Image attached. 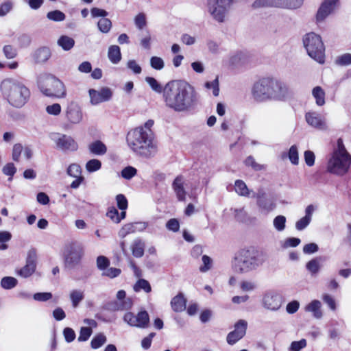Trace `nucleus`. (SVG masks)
Here are the masks:
<instances>
[{"mask_svg":"<svg viewBox=\"0 0 351 351\" xmlns=\"http://www.w3.org/2000/svg\"><path fill=\"white\" fill-rule=\"evenodd\" d=\"M304 158L305 163L308 167H312L315 164V156L313 152L311 150H306L304 153Z\"/></svg>","mask_w":351,"mask_h":351,"instance_id":"63","label":"nucleus"},{"mask_svg":"<svg viewBox=\"0 0 351 351\" xmlns=\"http://www.w3.org/2000/svg\"><path fill=\"white\" fill-rule=\"evenodd\" d=\"M0 90L4 99L14 108H21L29 100V89L21 82L14 78H6L0 84Z\"/></svg>","mask_w":351,"mask_h":351,"instance_id":"3","label":"nucleus"},{"mask_svg":"<svg viewBox=\"0 0 351 351\" xmlns=\"http://www.w3.org/2000/svg\"><path fill=\"white\" fill-rule=\"evenodd\" d=\"M244 164L247 167H250L254 171H261L263 169V166L257 163L254 158L252 156H249L244 161Z\"/></svg>","mask_w":351,"mask_h":351,"instance_id":"49","label":"nucleus"},{"mask_svg":"<svg viewBox=\"0 0 351 351\" xmlns=\"http://www.w3.org/2000/svg\"><path fill=\"white\" fill-rule=\"evenodd\" d=\"M58 45L61 47L63 50L69 51L73 47L75 40L68 36L63 35L58 38Z\"/></svg>","mask_w":351,"mask_h":351,"instance_id":"32","label":"nucleus"},{"mask_svg":"<svg viewBox=\"0 0 351 351\" xmlns=\"http://www.w3.org/2000/svg\"><path fill=\"white\" fill-rule=\"evenodd\" d=\"M83 249L80 244L71 243L65 247L64 258L65 267L69 269L74 268L82 259Z\"/></svg>","mask_w":351,"mask_h":351,"instance_id":"10","label":"nucleus"},{"mask_svg":"<svg viewBox=\"0 0 351 351\" xmlns=\"http://www.w3.org/2000/svg\"><path fill=\"white\" fill-rule=\"evenodd\" d=\"M186 300L182 293H179L171 301V306L175 312H182L185 310Z\"/></svg>","mask_w":351,"mask_h":351,"instance_id":"24","label":"nucleus"},{"mask_svg":"<svg viewBox=\"0 0 351 351\" xmlns=\"http://www.w3.org/2000/svg\"><path fill=\"white\" fill-rule=\"evenodd\" d=\"M253 98L256 101L273 99L283 100L289 96V88L282 81L272 77H263L253 85Z\"/></svg>","mask_w":351,"mask_h":351,"instance_id":"2","label":"nucleus"},{"mask_svg":"<svg viewBox=\"0 0 351 351\" xmlns=\"http://www.w3.org/2000/svg\"><path fill=\"white\" fill-rule=\"evenodd\" d=\"M107 341L106 336L102 333L95 335L90 341V346L93 349L101 348Z\"/></svg>","mask_w":351,"mask_h":351,"instance_id":"35","label":"nucleus"},{"mask_svg":"<svg viewBox=\"0 0 351 351\" xmlns=\"http://www.w3.org/2000/svg\"><path fill=\"white\" fill-rule=\"evenodd\" d=\"M339 1V0H324L320 4L316 14L317 21H324L337 8Z\"/></svg>","mask_w":351,"mask_h":351,"instance_id":"17","label":"nucleus"},{"mask_svg":"<svg viewBox=\"0 0 351 351\" xmlns=\"http://www.w3.org/2000/svg\"><path fill=\"white\" fill-rule=\"evenodd\" d=\"M134 23L138 29H142L147 24L145 14L143 12L138 14L134 18Z\"/></svg>","mask_w":351,"mask_h":351,"instance_id":"56","label":"nucleus"},{"mask_svg":"<svg viewBox=\"0 0 351 351\" xmlns=\"http://www.w3.org/2000/svg\"><path fill=\"white\" fill-rule=\"evenodd\" d=\"M303 44L308 55L320 64L325 61V47L320 36L310 32L303 38Z\"/></svg>","mask_w":351,"mask_h":351,"instance_id":"8","label":"nucleus"},{"mask_svg":"<svg viewBox=\"0 0 351 351\" xmlns=\"http://www.w3.org/2000/svg\"><path fill=\"white\" fill-rule=\"evenodd\" d=\"M234 217L237 221L240 222H245L247 219V214L243 208H234Z\"/></svg>","mask_w":351,"mask_h":351,"instance_id":"62","label":"nucleus"},{"mask_svg":"<svg viewBox=\"0 0 351 351\" xmlns=\"http://www.w3.org/2000/svg\"><path fill=\"white\" fill-rule=\"evenodd\" d=\"M163 99L169 108L176 112H186L197 106L198 93L185 80H171L165 86Z\"/></svg>","mask_w":351,"mask_h":351,"instance_id":"1","label":"nucleus"},{"mask_svg":"<svg viewBox=\"0 0 351 351\" xmlns=\"http://www.w3.org/2000/svg\"><path fill=\"white\" fill-rule=\"evenodd\" d=\"M66 120L71 124L80 123L83 118L81 107L75 101L70 102L65 110Z\"/></svg>","mask_w":351,"mask_h":351,"instance_id":"19","label":"nucleus"},{"mask_svg":"<svg viewBox=\"0 0 351 351\" xmlns=\"http://www.w3.org/2000/svg\"><path fill=\"white\" fill-rule=\"evenodd\" d=\"M45 110L47 114L53 116H58L60 114L62 108L59 104L55 103L51 105H48Z\"/></svg>","mask_w":351,"mask_h":351,"instance_id":"58","label":"nucleus"},{"mask_svg":"<svg viewBox=\"0 0 351 351\" xmlns=\"http://www.w3.org/2000/svg\"><path fill=\"white\" fill-rule=\"evenodd\" d=\"M314 211L315 206L313 204H310L306 206L305 209V216L302 217L295 223V228L298 230L302 231L309 225Z\"/></svg>","mask_w":351,"mask_h":351,"instance_id":"23","label":"nucleus"},{"mask_svg":"<svg viewBox=\"0 0 351 351\" xmlns=\"http://www.w3.org/2000/svg\"><path fill=\"white\" fill-rule=\"evenodd\" d=\"M306 268L312 276H315L320 270V265L318 258H315L309 261L306 264Z\"/></svg>","mask_w":351,"mask_h":351,"instance_id":"36","label":"nucleus"},{"mask_svg":"<svg viewBox=\"0 0 351 351\" xmlns=\"http://www.w3.org/2000/svg\"><path fill=\"white\" fill-rule=\"evenodd\" d=\"M97 27L101 32L107 34L112 27V22L109 19L101 18L97 22Z\"/></svg>","mask_w":351,"mask_h":351,"instance_id":"40","label":"nucleus"},{"mask_svg":"<svg viewBox=\"0 0 351 351\" xmlns=\"http://www.w3.org/2000/svg\"><path fill=\"white\" fill-rule=\"evenodd\" d=\"M108 57L113 64H118L121 60L120 47L117 45H111L108 48Z\"/></svg>","mask_w":351,"mask_h":351,"instance_id":"30","label":"nucleus"},{"mask_svg":"<svg viewBox=\"0 0 351 351\" xmlns=\"http://www.w3.org/2000/svg\"><path fill=\"white\" fill-rule=\"evenodd\" d=\"M172 189L178 201H185L186 192L184 187V178L182 176H178L174 179L172 183Z\"/></svg>","mask_w":351,"mask_h":351,"instance_id":"22","label":"nucleus"},{"mask_svg":"<svg viewBox=\"0 0 351 351\" xmlns=\"http://www.w3.org/2000/svg\"><path fill=\"white\" fill-rule=\"evenodd\" d=\"M137 173V169L132 166H128L123 168L121 172V176L125 180H130Z\"/></svg>","mask_w":351,"mask_h":351,"instance_id":"46","label":"nucleus"},{"mask_svg":"<svg viewBox=\"0 0 351 351\" xmlns=\"http://www.w3.org/2000/svg\"><path fill=\"white\" fill-rule=\"evenodd\" d=\"M93 333V330L90 327L83 326L80 328V335L77 338L78 341H86Z\"/></svg>","mask_w":351,"mask_h":351,"instance_id":"45","label":"nucleus"},{"mask_svg":"<svg viewBox=\"0 0 351 351\" xmlns=\"http://www.w3.org/2000/svg\"><path fill=\"white\" fill-rule=\"evenodd\" d=\"M306 346V340L302 339L300 341H292L289 348V351H300Z\"/></svg>","mask_w":351,"mask_h":351,"instance_id":"52","label":"nucleus"},{"mask_svg":"<svg viewBox=\"0 0 351 351\" xmlns=\"http://www.w3.org/2000/svg\"><path fill=\"white\" fill-rule=\"evenodd\" d=\"M18 284L16 278L12 276H5L1 280V286L4 289H11L15 287Z\"/></svg>","mask_w":351,"mask_h":351,"instance_id":"39","label":"nucleus"},{"mask_svg":"<svg viewBox=\"0 0 351 351\" xmlns=\"http://www.w3.org/2000/svg\"><path fill=\"white\" fill-rule=\"evenodd\" d=\"M243 336L237 333L234 330L230 332L226 337V341L229 345H234L239 340H241Z\"/></svg>","mask_w":351,"mask_h":351,"instance_id":"50","label":"nucleus"},{"mask_svg":"<svg viewBox=\"0 0 351 351\" xmlns=\"http://www.w3.org/2000/svg\"><path fill=\"white\" fill-rule=\"evenodd\" d=\"M145 82L149 85L152 89L157 93H162L164 95L165 86L162 85L153 77H146Z\"/></svg>","mask_w":351,"mask_h":351,"instance_id":"37","label":"nucleus"},{"mask_svg":"<svg viewBox=\"0 0 351 351\" xmlns=\"http://www.w3.org/2000/svg\"><path fill=\"white\" fill-rule=\"evenodd\" d=\"M336 63L340 66H348L351 64V53H346L339 56Z\"/></svg>","mask_w":351,"mask_h":351,"instance_id":"59","label":"nucleus"},{"mask_svg":"<svg viewBox=\"0 0 351 351\" xmlns=\"http://www.w3.org/2000/svg\"><path fill=\"white\" fill-rule=\"evenodd\" d=\"M101 167V162L98 159H91L86 164V170L90 172H95L98 171Z\"/></svg>","mask_w":351,"mask_h":351,"instance_id":"47","label":"nucleus"},{"mask_svg":"<svg viewBox=\"0 0 351 351\" xmlns=\"http://www.w3.org/2000/svg\"><path fill=\"white\" fill-rule=\"evenodd\" d=\"M266 261V255L253 247L239 250L232 261L234 270L239 274H245L257 269Z\"/></svg>","mask_w":351,"mask_h":351,"instance_id":"4","label":"nucleus"},{"mask_svg":"<svg viewBox=\"0 0 351 351\" xmlns=\"http://www.w3.org/2000/svg\"><path fill=\"white\" fill-rule=\"evenodd\" d=\"M150 65L153 69L160 71L164 68L165 63L161 58L152 56L150 58Z\"/></svg>","mask_w":351,"mask_h":351,"instance_id":"51","label":"nucleus"},{"mask_svg":"<svg viewBox=\"0 0 351 351\" xmlns=\"http://www.w3.org/2000/svg\"><path fill=\"white\" fill-rule=\"evenodd\" d=\"M282 302L281 295L274 291L265 292L262 299L263 306L271 311H278L281 307Z\"/></svg>","mask_w":351,"mask_h":351,"instance_id":"14","label":"nucleus"},{"mask_svg":"<svg viewBox=\"0 0 351 351\" xmlns=\"http://www.w3.org/2000/svg\"><path fill=\"white\" fill-rule=\"evenodd\" d=\"M84 295L82 291L73 290L70 293V299L74 308L77 307L80 302L84 299Z\"/></svg>","mask_w":351,"mask_h":351,"instance_id":"41","label":"nucleus"},{"mask_svg":"<svg viewBox=\"0 0 351 351\" xmlns=\"http://www.w3.org/2000/svg\"><path fill=\"white\" fill-rule=\"evenodd\" d=\"M305 119L311 126L319 129L326 130L327 126L322 116L316 112H308L306 113Z\"/></svg>","mask_w":351,"mask_h":351,"instance_id":"21","label":"nucleus"},{"mask_svg":"<svg viewBox=\"0 0 351 351\" xmlns=\"http://www.w3.org/2000/svg\"><path fill=\"white\" fill-rule=\"evenodd\" d=\"M147 223L143 221H137L125 224L119 230V236L121 238H124L129 234L142 232L147 227Z\"/></svg>","mask_w":351,"mask_h":351,"instance_id":"20","label":"nucleus"},{"mask_svg":"<svg viewBox=\"0 0 351 351\" xmlns=\"http://www.w3.org/2000/svg\"><path fill=\"white\" fill-rule=\"evenodd\" d=\"M234 1L235 0H207L208 12L216 21L223 23Z\"/></svg>","mask_w":351,"mask_h":351,"instance_id":"9","label":"nucleus"},{"mask_svg":"<svg viewBox=\"0 0 351 351\" xmlns=\"http://www.w3.org/2000/svg\"><path fill=\"white\" fill-rule=\"evenodd\" d=\"M286 217L284 215L276 216L273 221V224L275 229L279 232H282L286 227Z\"/></svg>","mask_w":351,"mask_h":351,"instance_id":"42","label":"nucleus"},{"mask_svg":"<svg viewBox=\"0 0 351 351\" xmlns=\"http://www.w3.org/2000/svg\"><path fill=\"white\" fill-rule=\"evenodd\" d=\"M303 0H256L252 7L259 8L262 7H276L287 9H296L300 8Z\"/></svg>","mask_w":351,"mask_h":351,"instance_id":"12","label":"nucleus"},{"mask_svg":"<svg viewBox=\"0 0 351 351\" xmlns=\"http://www.w3.org/2000/svg\"><path fill=\"white\" fill-rule=\"evenodd\" d=\"M133 289L135 292H139L141 290H143L145 293L152 291V287L149 282L144 278L138 279L134 284Z\"/></svg>","mask_w":351,"mask_h":351,"instance_id":"34","label":"nucleus"},{"mask_svg":"<svg viewBox=\"0 0 351 351\" xmlns=\"http://www.w3.org/2000/svg\"><path fill=\"white\" fill-rule=\"evenodd\" d=\"M88 150L93 155L103 156L107 152V147L100 140H96L88 145Z\"/></svg>","mask_w":351,"mask_h":351,"instance_id":"25","label":"nucleus"},{"mask_svg":"<svg viewBox=\"0 0 351 351\" xmlns=\"http://www.w3.org/2000/svg\"><path fill=\"white\" fill-rule=\"evenodd\" d=\"M126 140L129 147L137 155L150 158L156 152L153 132H143L142 128H135L128 133Z\"/></svg>","mask_w":351,"mask_h":351,"instance_id":"5","label":"nucleus"},{"mask_svg":"<svg viewBox=\"0 0 351 351\" xmlns=\"http://www.w3.org/2000/svg\"><path fill=\"white\" fill-rule=\"evenodd\" d=\"M132 306V301L130 298L125 300L121 303L114 302L107 305L106 308L108 310L116 311H124L131 308Z\"/></svg>","mask_w":351,"mask_h":351,"instance_id":"27","label":"nucleus"},{"mask_svg":"<svg viewBox=\"0 0 351 351\" xmlns=\"http://www.w3.org/2000/svg\"><path fill=\"white\" fill-rule=\"evenodd\" d=\"M50 57L51 51L49 48L47 47L38 49L34 54V58L38 63L45 62L48 60Z\"/></svg>","mask_w":351,"mask_h":351,"instance_id":"28","label":"nucleus"},{"mask_svg":"<svg viewBox=\"0 0 351 351\" xmlns=\"http://www.w3.org/2000/svg\"><path fill=\"white\" fill-rule=\"evenodd\" d=\"M204 86L207 89H210L213 90V94L214 96L217 97L219 95V87L218 77H217L214 80L211 82H206Z\"/></svg>","mask_w":351,"mask_h":351,"instance_id":"48","label":"nucleus"},{"mask_svg":"<svg viewBox=\"0 0 351 351\" xmlns=\"http://www.w3.org/2000/svg\"><path fill=\"white\" fill-rule=\"evenodd\" d=\"M110 265L109 259L104 256H99L97 258V267L99 270L105 271Z\"/></svg>","mask_w":351,"mask_h":351,"instance_id":"54","label":"nucleus"},{"mask_svg":"<svg viewBox=\"0 0 351 351\" xmlns=\"http://www.w3.org/2000/svg\"><path fill=\"white\" fill-rule=\"evenodd\" d=\"M312 95L315 99V103L319 106L325 104V92L321 86H315L313 88Z\"/></svg>","mask_w":351,"mask_h":351,"instance_id":"31","label":"nucleus"},{"mask_svg":"<svg viewBox=\"0 0 351 351\" xmlns=\"http://www.w3.org/2000/svg\"><path fill=\"white\" fill-rule=\"evenodd\" d=\"M321 306L320 301L314 300L306 306L305 311L311 312L314 317L320 319L322 317V313L320 310Z\"/></svg>","mask_w":351,"mask_h":351,"instance_id":"29","label":"nucleus"},{"mask_svg":"<svg viewBox=\"0 0 351 351\" xmlns=\"http://www.w3.org/2000/svg\"><path fill=\"white\" fill-rule=\"evenodd\" d=\"M63 335L65 339V341L67 343H71L73 341L76 337L75 332L73 328L69 327H66L63 330Z\"/></svg>","mask_w":351,"mask_h":351,"instance_id":"60","label":"nucleus"},{"mask_svg":"<svg viewBox=\"0 0 351 351\" xmlns=\"http://www.w3.org/2000/svg\"><path fill=\"white\" fill-rule=\"evenodd\" d=\"M14 3L11 1H6L0 5V16H5L13 8Z\"/></svg>","mask_w":351,"mask_h":351,"instance_id":"53","label":"nucleus"},{"mask_svg":"<svg viewBox=\"0 0 351 351\" xmlns=\"http://www.w3.org/2000/svg\"><path fill=\"white\" fill-rule=\"evenodd\" d=\"M234 189L236 193L241 196L249 197L250 195V191L246 184L241 180H237L235 181Z\"/></svg>","mask_w":351,"mask_h":351,"instance_id":"33","label":"nucleus"},{"mask_svg":"<svg viewBox=\"0 0 351 351\" xmlns=\"http://www.w3.org/2000/svg\"><path fill=\"white\" fill-rule=\"evenodd\" d=\"M117 207L121 210H125L128 208V202L126 197L123 194H119L116 196Z\"/></svg>","mask_w":351,"mask_h":351,"instance_id":"57","label":"nucleus"},{"mask_svg":"<svg viewBox=\"0 0 351 351\" xmlns=\"http://www.w3.org/2000/svg\"><path fill=\"white\" fill-rule=\"evenodd\" d=\"M47 18L54 22H61L65 20L66 15L63 12L55 10L47 12Z\"/></svg>","mask_w":351,"mask_h":351,"instance_id":"38","label":"nucleus"},{"mask_svg":"<svg viewBox=\"0 0 351 351\" xmlns=\"http://www.w3.org/2000/svg\"><path fill=\"white\" fill-rule=\"evenodd\" d=\"M52 293L50 292H38L33 295L34 300L40 302H46L52 298Z\"/></svg>","mask_w":351,"mask_h":351,"instance_id":"61","label":"nucleus"},{"mask_svg":"<svg viewBox=\"0 0 351 351\" xmlns=\"http://www.w3.org/2000/svg\"><path fill=\"white\" fill-rule=\"evenodd\" d=\"M288 157L290 162L294 165H297L299 163V156H298V147L295 145L291 146L288 152Z\"/></svg>","mask_w":351,"mask_h":351,"instance_id":"44","label":"nucleus"},{"mask_svg":"<svg viewBox=\"0 0 351 351\" xmlns=\"http://www.w3.org/2000/svg\"><path fill=\"white\" fill-rule=\"evenodd\" d=\"M88 93L92 105H97L100 103L109 101L112 96V92L108 87H103L99 90L90 88L88 90Z\"/></svg>","mask_w":351,"mask_h":351,"instance_id":"18","label":"nucleus"},{"mask_svg":"<svg viewBox=\"0 0 351 351\" xmlns=\"http://www.w3.org/2000/svg\"><path fill=\"white\" fill-rule=\"evenodd\" d=\"M337 149L328 164V171L337 175L346 173L351 165V155L346 149L341 139L337 141Z\"/></svg>","mask_w":351,"mask_h":351,"instance_id":"6","label":"nucleus"},{"mask_svg":"<svg viewBox=\"0 0 351 351\" xmlns=\"http://www.w3.org/2000/svg\"><path fill=\"white\" fill-rule=\"evenodd\" d=\"M36 269V251L31 249L28 251L25 266L16 271V274L22 278H27L31 276Z\"/></svg>","mask_w":351,"mask_h":351,"instance_id":"15","label":"nucleus"},{"mask_svg":"<svg viewBox=\"0 0 351 351\" xmlns=\"http://www.w3.org/2000/svg\"><path fill=\"white\" fill-rule=\"evenodd\" d=\"M38 86L41 93L49 97L64 98L66 95L64 83L51 74L40 77Z\"/></svg>","mask_w":351,"mask_h":351,"instance_id":"7","label":"nucleus"},{"mask_svg":"<svg viewBox=\"0 0 351 351\" xmlns=\"http://www.w3.org/2000/svg\"><path fill=\"white\" fill-rule=\"evenodd\" d=\"M67 174L71 177L77 178L81 176V167L77 164H71L67 169Z\"/></svg>","mask_w":351,"mask_h":351,"instance_id":"55","label":"nucleus"},{"mask_svg":"<svg viewBox=\"0 0 351 351\" xmlns=\"http://www.w3.org/2000/svg\"><path fill=\"white\" fill-rule=\"evenodd\" d=\"M247 328V322L245 319L238 320L234 325V330L242 336H245Z\"/></svg>","mask_w":351,"mask_h":351,"instance_id":"43","label":"nucleus"},{"mask_svg":"<svg viewBox=\"0 0 351 351\" xmlns=\"http://www.w3.org/2000/svg\"><path fill=\"white\" fill-rule=\"evenodd\" d=\"M123 321L132 327L146 328L149 324V316L145 310L141 311L135 315L132 312L126 313Z\"/></svg>","mask_w":351,"mask_h":351,"instance_id":"13","label":"nucleus"},{"mask_svg":"<svg viewBox=\"0 0 351 351\" xmlns=\"http://www.w3.org/2000/svg\"><path fill=\"white\" fill-rule=\"evenodd\" d=\"M121 272V271L119 268L108 267L105 271H103L102 276H107L110 278H114L119 276Z\"/></svg>","mask_w":351,"mask_h":351,"instance_id":"64","label":"nucleus"},{"mask_svg":"<svg viewBox=\"0 0 351 351\" xmlns=\"http://www.w3.org/2000/svg\"><path fill=\"white\" fill-rule=\"evenodd\" d=\"M50 138L56 144V148L62 152H71L78 149L77 141L71 136L54 132L50 134Z\"/></svg>","mask_w":351,"mask_h":351,"instance_id":"11","label":"nucleus"},{"mask_svg":"<svg viewBox=\"0 0 351 351\" xmlns=\"http://www.w3.org/2000/svg\"><path fill=\"white\" fill-rule=\"evenodd\" d=\"M145 243L140 238L133 241L131 244V250L132 255L136 258H141L144 255Z\"/></svg>","mask_w":351,"mask_h":351,"instance_id":"26","label":"nucleus"},{"mask_svg":"<svg viewBox=\"0 0 351 351\" xmlns=\"http://www.w3.org/2000/svg\"><path fill=\"white\" fill-rule=\"evenodd\" d=\"M252 197L256 199V204L261 212L267 214L276 208L274 202L269 198L263 189H260L257 193H253Z\"/></svg>","mask_w":351,"mask_h":351,"instance_id":"16","label":"nucleus"}]
</instances>
